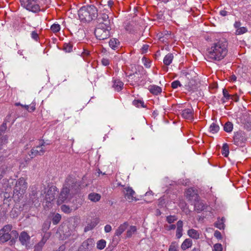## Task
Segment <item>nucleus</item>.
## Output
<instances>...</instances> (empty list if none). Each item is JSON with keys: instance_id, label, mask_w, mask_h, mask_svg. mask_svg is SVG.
<instances>
[{"instance_id": "f257e3e1", "label": "nucleus", "mask_w": 251, "mask_h": 251, "mask_svg": "<svg viewBox=\"0 0 251 251\" xmlns=\"http://www.w3.org/2000/svg\"><path fill=\"white\" fill-rule=\"evenodd\" d=\"M227 41L225 39L219 40L207 50V57L214 61L222 60L227 54Z\"/></svg>"}, {"instance_id": "f03ea898", "label": "nucleus", "mask_w": 251, "mask_h": 251, "mask_svg": "<svg viewBox=\"0 0 251 251\" xmlns=\"http://www.w3.org/2000/svg\"><path fill=\"white\" fill-rule=\"evenodd\" d=\"M97 27L95 30V35L99 40H104L110 36V32L111 28V22L109 17H96L94 20Z\"/></svg>"}, {"instance_id": "7ed1b4c3", "label": "nucleus", "mask_w": 251, "mask_h": 251, "mask_svg": "<svg viewBox=\"0 0 251 251\" xmlns=\"http://www.w3.org/2000/svg\"><path fill=\"white\" fill-rule=\"evenodd\" d=\"M27 188V183L23 177H21L17 181L13 190V197L18 200L25 193Z\"/></svg>"}, {"instance_id": "20e7f679", "label": "nucleus", "mask_w": 251, "mask_h": 251, "mask_svg": "<svg viewBox=\"0 0 251 251\" xmlns=\"http://www.w3.org/2000/svg\"><path fill=\"white\" fill-rule=\"evenodd\" d=\"M63 186L70 189L71 193L74 194L79 189L80 184L74 176L69 175L66 178Z\"/></svg>"}, {"instance_id": "39448f33", "label": "nucleus", "mask_w": 251, "mask_h": 251, "mask_svg": "<svg viewBox=\"0 0 251 251\" xmlns=\"http://www.w3.org/2000/svg\"><path fill=\"white\" fill-rule=\"evenodd\" d=\"M20 2L24 8L33 13H36L41 10L37 3V0H20Z\"/></svg>"}, {"instance_id": "423d86ee", "label": "nucleus", "mask_w": 251, "mask_h": 251, "mask_svg": "<svg viewBox=\"0 0 251 251\" xmlns=\"http://www.w3.org/2000/svg\"><path fill=\"white\" fill-rule=\"evenodd\" d=\"M45 142L43 141L39 145L33 148L28 153L31 158H33L37 156L43 155L46 152Z\"/></svg>"}, {"instance_id": "0eeeda50", "label": "nucleus", "mask_w": 251, "mask_h": 251, "mask_svg": "<svg viewBox=\"0 0 251 251\" xmlns=\"http://www.w3.org/2000/svg\"><path fill=\"white\" fill-rule=\"evenodd\" d=\"M247 138V135L244 131L239 130L234 132L232 142L236 146H242L246 142Z\"/></svg>"}, {"instance_id": "6e6552de", "label": "nucleus", "mask_w": 251, "mask_h": 251, "mask_svg": "<svg viewBox=\"0 0 251 251\" xmlns=\"http://www.w3.org/2000/svg\"><path fill=\"white\" fill-rule=\"evenodd\" d=\"M72 232V230L69 225L64 224L59 226L56 234L59 235L60 239L64 240L71 236Z\"/></svg>"}, {"instance_id": "1a4fd4ad", "label": "nucleus", "mask_w": 251, "mask_h": 251, "mask_svg": "<svg viewBox=\"0 0 251 251\" xmlns=\"http://www.w3.org/2000/svg\"><path fill=\"white\" fill-rule=\"evenodd\" d=\"M94 246V240L93 238H88L83 242L77 251H91Z\"/></svg>"}, {"instance_id": "9d476101", "label": "nucleus", "mask_w": 251, "mask_h": 251, "mask_svg": "<svg viewBox=\"0 0 251 251\" xmlns=\"http://www.w3.org/2000/svg\"><path fill=\"white\" fill-rule=\"evenodd\" d=\"M70 193H71V191L70 189L63 186L58 196L57 200L58 204H60L64 202L67 200Z\"/></svg>"}, {"instance_id": "9b49d317", "label": "nucleus", "mask_w": 251, "mask_h": 251, "mask_svg": "<svg viewBox=\"0 0 251 251\" xmlns=\"http://www.w3.org/2000/svg\"><path fill=\"white\" fill-rule=\"evenodd\" d=\"M56 192V187L52 186L49 188L45 196V199L47 202H51L55 200L57 196Z\"/></svg>"}, {"instance_id": "f8f14e48", "label": "nucleus", "mask_w": 251, "mask_h": 251, "mask_svg": "<svg viewBox=\"0 0 251 251\" xmlns=\"http://www.w3.org/2000/svg\"><path fill=\"white\" fill-rule=\"evenodd\" d=\"M123 193L125 196V197L129 202L132 201L134 200L136 201L135 197H134L135 192L131 187H125L123 190Z\"/></svg>"}, {"instance_id": "ddd939ff", "label": "nucleus", "mask_w": 251, "mask_h": 251, "mask_svg": "<svg viewBox=\"0 0 251 251\" xmlns=\"http://www.w3.org/2000/svg\"><path fill=\"white\" fill-rule=\"evenodd\" d=\"M127 77H128V81L130 82V84L134 85L138 84V83L140 78H141V75L136 71L134 73L129 74Z\"/></svg>"}, {"instance_id": "4468645a", "label": "nucleus", "mask_w": 251, "mask_h": 251, "mask_svg": "<svg viewBox=\"0 0 251 251\" xmlns=\"http://www.w3.org/2000/svg\"><path fill=\"white\" fill-rule=\"evenodd\" d=\"M181 74L182 75L185 76L187 79L189 81L188 83L185 84L186 89L188 90L189 91H191L193 90L194 89H195V88L194 87V85L195 82L193 79H191L189 77V74L185 71H183L181 72Z\"/></svg>"}, {"instance_id": "2eb2a0df", "label": "nucleus", "mask_w": 251, "mask_h": 251, "mask_svg": "<svg viewBox=\"0 0 251 251\" xmlns=\"http://www.w3.org/2000/svg\"><path fill=\"white\" fill-rule=\"evenodd\" d=\"M182 117L189 121H192L194 119V110L192 108H186L182 110Z\"/></svg>"}, {"instance_id": "dca6fc26", "label": "nucleus", "mask_w": 251, "mask_h": 251, "mask_svg": "<svg viewBox=\"0 0 251 251\" xmlns=\"http://www.w3.org/2000/svg\"><path fill=\"white\" fill-rule=\"evenodd\" d=\"M100 222V220L98 218H96L91 220V222L86 226L84 229V231L86 232L88 231L92 230Z\"/></svg>"}, {"instance_id": "f3484780", "label": "nucleus", "mask_w": 251, "mask_h": 251, "mask_svg": "<svg viewBox=\"0 0 251 251\" xmlns=\"http://www.w3.org/2000/svg\"><path fill=\"white\" fill-rule=\"evenodd\" d=\"M82 10H87L88 16H94L97 13V9L94 5H86L82 7Z\"/></svg>"}, {"instance_id": "a211bd4d", "label": "nucleus", "mask_w": 251, "mask_h": 251, "mask_svg": "<svg viewBox=\"0 0 251 251\" xmlns=\"http://www.w3.org/2000/svg\"><path fill=\"white\" fill-rule=\"evenodd\" d=\"M186 197L189 200L194 199V201H196L198 199L199 196L192 188H189L186 192Z\"/></svg>"}, {"instance_id": "6ab92c4d", "label": "nucleus", "mask_w": 251, "mask_h": 251, "mask_svg": "<svg viewBox=\"0 0 251 251\" xmlns=\"http://www.w3.org/2000/svg\"><path fill=\"white\" fill-rule=\"evenodd\" d=\"M128 226V223L127 222L121 225L116 230L115 235L117 236L121 235L127 228Z\"/></svg>"}, {"instance_id": "aec40b11", "label": "nucleus", "mask_w": 251, "mask_h": 251, "mask_svg": "<svg viewBox=\"0 0 251 251\" xmlns=\"http://www.w3.org/2000/svg\"><path fill=\"white\" fill-rule=\"evenodd\" d=\"M124 25L125 29L129 33H133L136 30L135 25L133 22H125Z\"/></svg>"}, {"instance_id": "412c9836", "label": "nucleus", "mask_w": 251, "mask_h": 251, "mask_svg": "<svg viewBox=\"0 0 251 251\" xmlns=\"http://www.w3.org/2000/svg\"><path fill=\"white\" fill-rule=\"evenodd\" d=\"M19 239L22 245H26L27 241L29 239V236L26 232L23 231L19 235Z\"/></svg>"}, {"instance_id": "4be33fe9", "label": "nucleus", "mask_w": 251, "mask_h": 251, "mask_svg": "<svg viewBox=\"0 0 251 251\" xmlns=\"http://www.w3.org/2000/svg\"><path fill=\"white\" fill-rule=\"evenodd\" d=\"M30 201L32 202L35 206H38L40 205L39 198L37 195V193L36 192L32 191L30 194Z\"/></svg>"}, {"instance_id": "5701e85b", "label": "nucleus", "mask_w": 251, "mask_h": 251, "mask_svg": "<svg viewBox=\"0 0 251 251\" xmlns=\"http://www.w3.org/2000/svg\"><path fill=\"white\" fill-rule=\"evenodd\" d=\"M10 239L9 243L10 245L14 244L17 239L19 234L18 232L15 230H13L10 232Z\"/></svg>"}, {"instance_id": "b1692460", "label": "nucleus", "mask_w": 251, "mask_h": 251, "mask_svg": "<svg viewBox=\"0 0 251 251\" xmlns=\"http://www.w3.org/2000/svg\"><path fill=\"white\" fill-rule=\"evenodd\" d=\"M3 230H0V241L5 243L10 239V233L4 232Z\"/></svg>"}, {"instance_id": "393cba45", "label": "nucleus", "mask_w": 251, "mask_h": 251, "mask_svg": "<svg viewBox=\"0 0 251 251\" xmlns=\"http://www.w3.org/2000/svg\"><path fill=\"white\" fill-rule=\"evenodd\" d=\"M195 201V202L194 203V206L195 210L196 211H197L198 212H200V211H201L204 209L205 205L202 201H199L198 199Z\"/></svg>"}, {"instance_id": "a878e982", "label": "nucleus", "mask_w": 251, "mask_h": 251, "mask_svg": "<svg viewBox=\"0 0 251 251\" xmlns=\"http://www.w3.org/2000/svg\"><path fill=\"white\" fill-rule=\"evenodd\" d=\"M149 90L151 94L155 95L161 93L162 92L161 88L156 85H151Z\"/></svg>"}, {"instance_id": "bb28decb", "label": "nucleus", "mask_w": 251, "mask_h": 251, "mask_svg": "<svg viewBox=\"0 0 251 251\" xmlns=\"http://www.w3.org/2000/svg\"><path fill=\"white\" fill-rule=\"evenodd\" d=\"M47 241V239L43 237L41 241L34 246V251H42V248Z\"/></svg>"}, {"instance_id": "cd10ccee", "label": "nucleus", "mask_w": 251, "mask_h": 251, "mask_svg": "<svg viewBox=\"0 0 251 251\" xmlns=\"http://www.w3.org/2000/svg\"><path fill=\"white\" fill-rule=\"evenodd\" d=\"M192 245V241L191 239L188 238L185 239L181 245V248L182 250L185 251L190 248Z\"/></svg>"}, {"instance_id": "c85d7f7f", "label": "nucleus", "mask_w": 251, "mask_h": 251, "mask_svg": "<svg viewBox=\"0 0 251 251\" xmlns=\"http://www.w3.org/2000/svg\"><path fill=\"white\" fill-rule=\"evenodd\" d=\"M187 233L189 236L193 239H198L200 238V234L199 232L194 229H190L188 230Z\"/></svg>"}, {"instance_id": "c756f323", "label": "nucleus", "mask_w": 251, "mask_h": 251, "mask_svg": "<svg viewBox=\"0 0 251 251\" xmlns=\"http://www.w3.org/2000/svg\"><path fill=\"white\" fill-rule=\"evenodd\" d=\"M101 196L99 194L91 193L88 195V199L92 201L97 202L100 199Z\"/></svg>"}, {"instance_id": "7c9ffc66", "label": "nucleus", "mask_w": 251, "mask_h": 251, "mask_svg": "<svg viewBox=\"0 0 251 251\" xmlns=\"http://www.w3.org/2000/svg\"><path fill=\"white\" fill-rule=\"evenodd\" d=\"M109 46L111 48V49L115 50L118 48L119 46L120 45V42L118 39L116 38H112L110 40L109 42Z\"/></svg>"}, {"instance_id": "2f4dec72", "label": "nucleus", "mask_w": 251, "mask_h": 251, "mask_svg": "<svg viewBox=\"0 0 251 251\" xmlns=\"http://www.w3.org/2000/svg\"><path fill=\"white\" fill-rule=\"evenodd\" d=\"M124 83L120 80H115L113 87L115 88V90L118 92L120 91L123 88Z\"/></svg>"}, {"instance_id": "473e14b6", "label": "nucleus", "mask_w": 251, "mask_h": 251, "mask_svg": "<svg viewBox=\"0 0 251 251\" xmlns=\"http://www.w3.org/2000/svg\"><path fill=\"white\" fill-rule=\"evenodd\" d=\"M137 231V228L136 226H131L129 227V229L126 231V237L130 238L133 234L135 233Z\"/></svg>"}, {"instance_id": "72a5a7b5", "label": "nucleus", "mask_w": 251, "mask_h": 251, "mask_svg": "<svg viewBox=\"0 0 251 251\" xmlns=\"http://www.w3.org/2000/svg\"><path fill=\"white\" fill-rule=\"evenodd\" d=\"M173 58L174 56L173 54L168 53L165 56L163 59V63L165 65L168 66L172 63Z\"/></svg>"}, {"instance_id": "f704fd0d", "label": "nucleus", "mask_w": 251, "mask_h": 251, "mask_svg": "<svg viewBox=\"0 0 251 251\" xmlns=\"http://www.w3.org/2000/svg\"><path fill=\"white\" fill-rule=\"evenodd\" d=\"M9 167L5 164H2L0 167V180L3 177L4 175L8 171Z\"/></svg>"}, {"instance_id": "c9c22d12", "label": "nucleus", "mask_w": 251, "mask_h": 251, "mask_svg": "<svg viewBox=\"0 0 251 251\" xmlns=\"http://www.w3.org/2000/svg\"><path fill=\"white\" fill-rule=\"evenodd\" d=\"M80 23L82 24H86L92 21H93V22L95 23V22H94V20L95 19H93L92 17H78Z\"/></svg>"}, {"instance_id": "e433bc0d", "label": "nucleus", "mask_w": 251, "mask_h": 251, "mask_svg": "<svg viewBox=\"0 0 251 251\" xmlns=\"http://www.w3.org/2000/svg\"><path fill=\"white\" fill-rule=\"evenodd\" d=\"M219 126L218 125L216 124L215 123H213L210 125L209 129V131L210 133L214 134L217 133L219 130Z\"/></svg>"}, {"instance_id": "4c0bfd02", "label": "nucleus", "mask_w": 251, "mask_h": 251, "mask_svg": "<svg viewBox=\"0 0 251 251\" xmlns=\"http://www.w3.org/2000/svg\"><path fill=\"white\" fill-rule=\"evenodd\" d=\"M233 128V125L230 122H226L224 126V130L226 132H231Z\"/></svg>"}, {"instance_id": "58836bf2", "label": "nucleus", "mask_w": 251, "mask_h": 251, "mask_svg": "<svg viewBox=\"0 0 251 251\" xmlns=\"http://www.w3.org/2000/svg\"><path fill=\"white\" fill-rule=\"evenodd\" d=\"M61 219V216L58 213L55 214L52 218V222L53 225H57Z\"/></svg>"}, {"instance_id": "ea45409f", "label": "nucleus", "mask_w": 251, "mask_h": 251, "mask_svg": "<svg viewBox=\"0 0 251 251\" xmlns=\"http://www.w3.org/2000/svg\"><path fill=\"white\" fill-rule=\"evenodd\" d=\"M51 222L49 220H47L44 222L42 226V231L43 232H46L49 229L50 226Z\"/></svg>"}, {"instance_id": "a19ab883", "label": "nucleus", "mask_w": 251, "mask_h": 251, "mask_svg": "<svg viewBox=\"0 0 251 251\" xmlns=\"http://www.w3.org/2000/svg\"><path fill=\"white\" fill-rule=\"evenodd\" d=\"M222 154L227 157L229 154V147L227 143H224L222 147Z\"/></svg>"}, {"instance_id": "79ce46f5", "label": "nucleus", "mask_w": 251, "mask_h": 251, "mask_svg": "<svg viewBox=\"0 0 251 251\" xmlns=\"http://www.w3.org/2000/svg\"><path fill=\"white\" fill-rule=\"evenodd\" d=\"M106 242L104 239H101L98 241L97 243V247L99 250L103 249L106 246Z\"/></svg>"}, {"instance_id": "37998d69", "label": "nucleus", "mask_w": 251, "mask_h": 251, "mask_svg": "<svg viewBox=\"0 0 251 251\" xmlns=\"http://www.w3.org/2000/svg\"><path fill=\"white\" fill-rule=\"evenodd\" d=\"M178 251V245L176 242H173L171 243L169 248V251Z\"/></svg>"}, {"instance_id": "c03bdc74", "label": "nucleus", "mask_w": 251, "mask_h": 251, "mask_svg": "<svg viewBox=\"0 0 251 251\" xmlns=\"http://www.w3.org/2000/svg\"><path fill=\"white\" fill-rule=\"evenodd\" d=\"M133 104L138 107H139L140 106H141L142 107H146V105L144 104V101H142L141 100H133Z\"/></svg>"}, {"instance_id": "a18cd8bd", "label": "nucleus", "mask_w": 251, "mask_h": 251, "mask_svg": "<svg viewBox=\"0 0 251 251\" xmlns=\"http://www.w3.org/2000/svg\"><path fill=\"white\" fill-rule=\"evenodd\" d=\"M223 93L224 95V98H223L222 100H223V102H225L224 99H226V100H228L230 99V97H231V95L228 94V92L226 89H224L223 90Z\"/></svg>"}, {"instance_id": "49530a36", "label": "nucleus", "mask_w": 251, "mask_h": 251, "mask_svg": "<svg viewBox=\"0 0 251 251\" xmlns=\"http://www.w3.org/2000/svg\"><path fill=\"white\" fill-rule=\"evenodd\" d=\"M177 220V217L175 215H170L166 217V221L169 224L173 223Z\"/></svg>"}, {"instance_id": "de8ad7c7", "label": "nucleus", "mask_w": 251, "mask_h": 251, "mask_svg": "<svg viewBox=\"0 0 251 251\" xmlns=\"http://www.w3.org/2000/svg\"><path fill=\"white\" fill-rule=\"evenodd\" d=\"M61 209L63 212L67 214L71 213L72 211V209L70 207L65 204H63L61 206Z\"/></svg>"}, {"instance_id": "09e8293b", "label": "nucleus", "mask_w": 251, "mask_h": 251, "mask_svg": "<svg viewBox=\"0 0 251 251\" xmlns=\"http://www.w3.org/2000/svg\"><path fill=\"white\" fill-rule=\"evenodd\" d=\"M50 29L54 33H56L60 31V26L59 24H54L51 26Z\"/></svg>"}, {"instance_id": "8fccbe9b", "label": "nucleus", "mask_w": 251, "mask_h": 251, "mask_svg": "<svg viewBox=\"0 0 251 251\" xmlns=\"http://www.w3.org/2000/svg\"><path fill=\"white\" fill-rule=\"evenodd\" d=\"M73 46L70 43H65L64 45V50L66 52H70L72 50Z\"/></svg>"}, {"instance_id": "3c124183", "label": "nucleus", "mask_w": 251, "mask_h": 251, "mask_svg": "<svg viewBox=\"0 0 251 251\" xmlns=\"http://www.w3.org/2000/svg\"><path fill=\"white\" fill-rule=\"evenodd\" d=\"M247 31V29L245 27H240L237 28L236 30V34L237 35H240L246 33Z\"/></svg>"}, {"instance_id": "603ef678", "label": "nucleus", "mask_w": 251, "mask_h": 251, "mask_svg": "<svg viewBox=\"0 0 251 251\" xmlns=\"http://www.w3.org/2000/svg\"><path fill=\"white\" fill-rule=\"evenodd\" d=\"M11 229H12V226L10 225H7L5 226L0 230H3V232H4L9 233L12 231Z\"/></svg>"}, {"instance_id": "864d4df0", "label": "nucleus", "mask_w": 251, "mask_h": 251, "mask_svg": "<svg viewBox=\"0 0 251 251\" xmlns=\"http://www.w3.org/2000/svg\"><path fill=\"white\" fill-rule=\"evenodd\" d=\"M171 86L173 89H176L177 88L178 86H181V84L179 81L175 80L172 83Z\"/></svg>"}, {"instance_id": "5fc2aeb1", "label": "nucleus", "mask_w": 251, "mask_h": 251, "mask_svg": "<svg viewBox=\"0 0 251 251\" xmlns=\"http://www.w3.org/2000/svg\"><path fill=\"white\" fill-rule=\"evenodd\" d=\"M244 127L248 131L251 130V122L247 121L244 124Z\"/></svg>"}, {"instance_id": "6e6d98bb", "label": "nucleus", "mask_w": 251, "mask_h": 251, "mask_svg": "<svg viewBox=\"0 0 251 251\" xmlns=\"http://www.w3.org/2000/svg\"><path fill=\"white\" fill-rule=\"evenodd\" d=\"M215 226L220 229H221L224 228V224L222 221H218L215 223Z\"/></svg>"}, {"instance_id": "4d7b16f0", "label": "nucleus", "mask_w": 251, "mask_h": 251, "mask_svg": "<svg viewBox=\"0 0 251 251\" xmlns=\"http://www.w3.org/2000/svg\"><path fill=\"white\" fill-rule=\"evenodd\" d=\"M78 16H88L87 10H82V7L78 11Z\"/></svg>"}, {"instance_id": "13d9d810", "label": "nucleus", "mask_w": 251, "mask_h": 251, "mask_svg": "<svg viewBox=\"0 0 251 251\" xmlns=\"http://www.w3.org/2000/svg\"><path fill=\"white\" fill-rule=\"evenodd\" d=\"M214 251H222L223 248L220 244H216L214 246Z\"/></svg>"}, {"instance_id": "bf43d9fd", "label": "nucleus", "mask_w": 251, "mask_h": 251, "mask_svg": "<svg viewBox=\"0 0 251 251\" xmlns=\"http://www.w3.org/2000/svg\"><path fill=\"white\" fill-rule=\"evenodd\" d=\"M183 229L176 228V237L177 238H180L182 235Z\"/></svg>"}, {"instance_id": "052dcab7", "label": "nucleus", "mask_w": 251, "mask_h": 251, "mask_svg": "<svg viewBox=\"0 0 251 251\" xmlns=\"http://www.w3.org/2000/svg\"><path fill=\"white\" fill-rule=\"evenodd\" d=\"M7 128L6 124L3 123L0 127V135L4 132Z\"/></svg>"}, {"instance_id": "680f3d73", "label": "nucleus", "mask_w": 251, "mask_h": 251, "mask_svg": "<svg viewBox=\"0 0 251 251\" xmlns=\"http://www.w3.org/2000/svg\"><path fill=\"white\" fill-rule=\"evenodd\" d=\"M149 46L148 45H144L142 48V53H146L149 49Z\"/></svg>"}, {"instance_id": "e2e57ef3", "label": "nucleus", "mask_w": 251, "mask_h": 251, "mask_svg": "<svg viewBox=\"0 0 251 251\" xmlns=\"http://www.w3.org/2000/svg\"><path fill=\"white\" fill-rule=\"evenodd\" d=\"M111 229H112L111 226L109 225H106L104 226V231L106 233H108V232H110Z\"/></svg>"}, {"instance_id": "0e129e2a", "label": "nucleus", "mask_w": 251, "mask_h": 251, "mask_svg": "<svg viewBox=\"0 0 251 251\" xmlns=\"http://www.w3.org/2000/svg\"><path fill=\"white\" fill-rule=\"evenodd\" d=\"M31 37L34 40H37V39L38 38V34L36 31H33L31 33Z\"/></svg>"}, {"instance_id": "69168bd1", "label": "nucleus", "mask_w": 251, "mask_h": 251, "mask_svg": "<svg viewBox=\"0 0 251 251\" xmlns=\"http://www.w3.org/2000/svg\"><path fill=\"white\" fill-rule=\"evenodd\" d=\"M176 228L183 229V222L181 220H179L176 223Z\"/></svg>"}, {"instance_id": "338daca9", "label": "nucleus", "mask_w": 251, "mask_h": 251, "mask_svg": "<svg viewBox=\"0 0 251 251\" xmlns=\"http://www.w3.org/2000/svg\"><path fill=\"white\" fill-rule=\"evenodd\" d=\"M214 236L218 239L222 238V235L220 231L216 230L214 232Z\"/></svg>"}, {"instance_id": "774afa93", "label": "nucleus", "mask_w": 251, "mask_h": 251, "mask_svg": "<svg viewBox=\"0 0 251 251\" xmlns=\"http://www.w3.org/2000/svg\"><path fill=\"white\" fill-rule=\"evenodd\" d=\"M101 63L104 66H107L109 64V61L108 59L103 58L101 60Z\"/></svg>"}]
</instances>
